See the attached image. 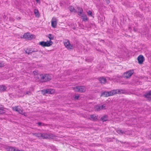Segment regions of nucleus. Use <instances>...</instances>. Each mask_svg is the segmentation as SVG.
Here are the masks:
<instances>
[{"instance_id": "obj_6", "label": "nucleus", "mask_w": 151, "mask_h": 151, "mask_svg": "<svg viewBox=\"0 0 151 151\" xmlns=\"http://www.w3.org/2000/svg\"><path fill=\"white\" fill-rule=\"evenodd\" d=\"M133 72L134 71L133 70H129L124 73V77L126 78H129L132 75Z\"/></svg>"}, {"instance_id": "obj_46", "label": "nucleus", "mask_w": 151, "mask_h": 151, "mask_svg": "<svg viewBox=\"0 0 151 151\" xmlns=\"http://www.w3.org/2000/svg\"><path fill=\"white\" fill-rule=\"evenodd\" d=\"M4 17V18H5V17H6V16H5V15H4V17Z\"/></svg>"}, {"instance_id": "obj_29", "label": "nucleus", "mask_w": 151, "mask_h": 151, "mask_svg": "<svg viewBox=\"0 0 151 151\" xmlns=\"http://www.w3.org/2000/svg\"><path fill=\"white\" fill-rule=\"evenodd\" d=\"M35 38V36L34 35H31L30 34L29 36V40H31L32 39Z\"/></svg>"}, {"instance_id": "obj_34", "label": "nucleus", "mask_w": 151, "mask_h": 151, "mask_svg": "<svg viewBox=\"0 0 151 151\" xmlns=\"http://www.w3.org/2000/svg\"><path fill=\"white\" fill-rule=\"evenodd\" d=\"M79 95H76L75 96L74 98V99H76V100H77V99H78V98H79Z\"/></svg>"}, {"instance_id": "obj_20", "label": "nucleus", "mask_w": 151, "mask_h": 151, "mask_svg": "<svg viewBox=\"0 0 151 151\" xmlns=\"http://www.w3.org/2000/svg\"><path fill=\"white\" fill-rule=\"evenodd\" d=\"M101 120L103 122H105L108 120V116L107 115H105L102 116L101 118Z\"/></svg>"}, {"instance_id": "obj_10", "label": "nucleus", "mask_w": 151, "mask_h": 151, "mask_svg": "<svg viewBox=\"0 0 151 151\" xmlns=\"http://www.w3.org/2000/svg\"><path fill=\"white\" fill-rule=\"evenodd\" d=\"M138 63L139 64H142L145 60L144 56L142 55H139L137 58Z\"/></svg>"}, {"instance_id": "obj_35", "label": "nucleus", "mask_w": 151, "mask_h": 151, "mask_svg": "<svg viewBox=\"0 0 151 151\" xmlns=\"http://www.w3.org/2000/svg\"><path fill=\"white\" fill-rule=\"evenodd\" d=\"M38 51V50L37 49L35 50V49H33L32 50V53L33 52H37Z\"/></svg>"}, {"instance_id": "obj_42", "label": "nucleus", "mask_w": 151, "mask_h": 151, "mask_svg": "<svg viewBox=\"0 0 151 151\" xmlns=\"http://www.w3.org/2000/svg\"><path fill=\"white\" fill-rule=\"evenodd\" d=\"M133 30L134 32H137V29H135V28H134Z\"/></svg>"}, {"instance_id": "obj_5", "label": "nucleus", "mask_w": 151, "mask_h": 151, "mask_svg": "<svg viewBox=\"0 0 151 151\" xmlns=\"http://www.w3.org/2000/svg\"><path fill=\"white\" fill-rule=\"evenodd\" d=\"M54 136L52 134H47L46 133H42L41 138L45 139H52Z\"/></svg>"}, {"instance_id": "obj_28", "label": "nucleus", "mask_w": 151, "mask_h": 151, "mask_svg": "<svg viewBox=\"0 0 151 151\" xmlns=\"http://www.w3.org/2000/svg\"><path fill=\"white\" fill-rule=\"evenodd\" d=\"M87 13L89 16L92 17L93 16V13L90 10H89L87 12Z\"/></svg>"}, {"instance_id": "obj_32", "label": "nucleus", "mask_w": 151, "mask_h": 151, "mask_svg": "<svg viewBox=\"0 0 151 151\" xmlns=\"http://www.w3.org/2000/svg\"><path fill=\"white\" fill-rule=\"evenodd\" d=\"M37 124L39 126H45V124H43L41 122H38L37 123Z\"/></svg>"}, {"instance_id": "obj_4", "label": "nucleus", "mask_w": 151, "mask_h": 151, "mask_svg": "<svg viewBox=\"0 0 151 151\" xmlns=\"http://www.w3.org/2000/svg\"><path fill=\"white\" fill-rule=\"evenodd\" d=\"M113 91L114 95L118 93H122L126 95L128 94V93L124 89H118L116 90H114Z\"/></svg>"}, {"instance_id": "obj_37", "label": "nucleus", "mask_w": 151, "mask_h": 151, "mask_svg": "<svg viewBox=\"0 0 151 151\" xmlns=\"http://www.w3.org/2000/svg\"><path fill=\"white\" fill-rule=\"evenodd\" d=\"M3 111V108H0V114H2Z\"/></svg>"}, {"instance_id": "obj_33", "label": "nucleus", "mask_w": 151, "mask_h": 151, "mask_svg": "<svg viewBox=\"0 0 151 151\" xmlns=\"http://www.w3.org/2000/svg\"><path fill=\"white\" fill-rule=\"evenodd\" d=\"M4 66V64L2 61H0V67H1Z\"/></svg>"}, {"instance_id": "obj_21", "label": "nucleus", "mask_w": 151, "mask_h": 151, "mask_svg": "<svg viewBox=\"0 0 151 151\" xmlns=\"http://www.w3.org/2000/svg\"><path fill=\"white\" fill-rule=\"evenodd\" d=\"M32 50L31 48H28L25 50V52L28 54L32 53Z\"/></svg>"}, {"instance_id": "obj_41", "label": "nucleus", "mask_w": 151, "mask_h": 151, "mask_svg": "<svg viewBox=\"0 0 151 151\" xmlns=\"http://www.w3.org/2000/svg\"><path fill=\"white\" fill-rule=\"evenodd\" d=\"M119 142H120L122 144H123V143H127L126 142H122V141H119Z\"/></svg>"}, {"instance_id": "obj_14", "label": "nucleus", "mask_w": 151, "mask_h": 151, "mask_svg": "<svg viewBox=\"0 0 151 151\" xmlns=\"http://www.w3.org/2000/svg\"><path fill=\"white\" fill-rule=\"evenodd\" d=\"M144 96L147 98L149 101H151V90L146 93L144 95Z\"/></svg>"}, {"instance_id": "obj_17", "label": "nucleus", "mask_w": 151, "mask_h": 151, "mask_svg": "<svg viewBox=\"0 0 151 151\" xmlns=\"http://www.w3.org/2000/svg\"><path fill=\"white\" fill-rule=\"evenodd\" d=\"M6 149L8 151H24L22 150H16L15 148L10 147L9 146H8L6 147Z\"/></svg>"}, {"instance_id": "obj_18", "label": "nucleus", "mask_w": 151, "mask_h": 151, "mask_svg": "<svg viewBox=\"0 0 151 151\" xmlns=\"http://www.w3.org/2000/svg\"><path fill=\"white\" fill-rule=\"evenodd\" d=\"M77 9L78 11V15L79 16L81 15V14L83 13V9L80 7H77Z\"/></svg>"}, {"instance_id": "obj_47", "label": "nucleus", "mask_w": 151, "mask_h": 151, "mask_svg": "<svg viewBox=\"0 0 151 151\" xmlns=\"http://www.w3.org/2000/svg\"><path fill=\"white\" fill-rule=\"evenodd\" d=\"M1 138H0V141H1Z\"/></svg>"}, {"instance_id": "obj_16", "label": "nucleus", "mask_w": 151, "mask_h": 151, "mask_svg": "<svg viewBox=\"0 0 151 151\" xmlns=\"http://www.w3.org/2000/svg\"><path fill=\"white\" fill-rule=\"evenodd\" d=\"M98 80L101 83L104 84L106 81V78L103 77H101L98 78Z\"/></svg>"}, {"instance_id": "obj_9", "label": "nucleus", "mask_w": 151, "mask_h": 151, "mask_svg": "<svg viewBox=\"0 0 151 151\" xmlns=\"http://www.w3.org/2000/svg\"><path fill=\"white\" fill-rule=\"evenodd\" d=\"M98 116H96L95 114H91L89 115V119L91 120L96 121L98 120Z\"/></svg>"}, {"instance_id": "obj_45", "label": "nucleus", "mask_w": 151, "mask_h": 151, "mask_svg": "<svg viewBox=\"0 0 151 151\" xmlns=\"http://www.w3.org/2000/svg\"><path fill=\"white\" fill-rule=\"evenodd\" d=\"M149 137L150 139H151V134L150 135Z\"/></svg>"}, {"instance_id": "obj_3", "label": "nucleus", "mask_w": 151, "mask_h": 151, "mask_svg": "<svg viewBox=\"0 0 151 151\" xmlns=\"http://www.w3.org/2000/svg\"><path fill=\"white\" fill-rule=\"evenodd\" d=\"M53 44L51 40L49 41H47L45 42V41H42L39 42V45L43 47H49Z\"/></svg>"}, {"instance_id": "obj_40", "label": "nucleus", "mask_w": 151, "mask_h": 151, "mask_svg": "<svg viewBox=\"0 0 151 151\" xmlns=\"http://www.w3.org/2000/svg\"><path fill=\"white\" fill-rule=\"evenodd\" d=\"M106 2V3L107 4H109L110 3V0H105Z\"/></svg>"}, {"instance_id": "obj_1", "label": "nucleus", "mask_w": 151, "mask_h": 151, "mask_svg": "<svg viewBox=\"0 0 151 151\" xmlns=\"http://www.w3.org/2000/svg\"><path fill=\"white\" fill-rule=\"evenodd\" d=\"M40 80L42 82H47L52 79L51 75L48 74H40Z\"/></svg>"}, {"instance_id": "obj_25", "label": "nucleus", "mask_w": 151, "mask_h": 151, "mask_svg": "<svg viewBox=\"0 0 151 151\" xmlns=\"http://www.w3.org/2000/svg\"><path fill=\"white\" fill-rule=\"evenodd\" d=\"M116 132L119 134L122 135L125 134V132L123 131L121 129H118L116 130Z\"/></svg>"}, {"instance_id": "obj_30", "label": "nucleus", "mask_w": 151, "mask_h": 151, "mask_svg": "<svg viewBox=\"0 0 151 151\" xmlns=\"http://www.w3.org/2000/svg\"><path fill=\"white\" fill-rule=\"evenodd\" d=\"M49 148H50L51 149V150H56V147L55 146L53 145L50 146Z\"/></svg>"}, {"instance_id": "obj_39", "label": "nucleus", "mask_w": 151, "mask_h": 151, "mask_svg": "<svg viewBox=\"0 0 151 151\" xmlns=\"http://www.w3.org/2000/svg\"><path fill=\"white\" fill-rule=\"evenodd\" d=\"M21 18L20 17L16 16V19L18 20H20L21 19Z\"/></svg>"}, {"instance_id": "obj_24", "label": "nucleus", "mask_w": 151, "mask_h": 151, "mask_svg": "<svg viewBox=\"0 0 151 151\" xmlns=\"http://www.w3.org/2000/svg\"><path fill=\"white\" fill-rule=\"evenodd\" d=\"M34 12L36 17H38L40 16L39 12L37 9H35Z\"/></svg>"}, {"instance_id": "obj_48", "label": "nucleus", "mask_w": 151, "mask_h": 151, "mask_svg": "<svg viewBox=\"0 0 151 151\" xmlns=\"http://www.w3.org/2000/svg\"><path fill=\"white\" fill-rule=\"evenodd\" d=\"M130 28H131V27H129V29H130Z\"/></svg>"}, {"instance_id": "obj_12", "label": "nucleus", "mask_w": 151, "mask_h": 151, "mask_svg": "<svg viewBox=\"0 0 151 151\" xmlns=\"http://www.w3.org/2000/svg\"><path fill=\"white\" fill-rule=\"evenodd\" d=\"M42 91L43 92V93L44 94H52L54 92V90L51 89H48Z\"/></svg>"}, {"instance_id": "obj_15", "label": "nucleus", "mask_w": 151, "mask_h": 151, "mask_svg": "<svg viewBox=\"0 0 151 151\" xmlns=\"http://www.w3.org/2000/svg\"><path fill=\"white\" fill-rule=\"evenodd\" d=\"M57 25V20L55 18H53L51 21V26L54 27L55 28Z\"/></svg>"}, {"instance_id": "obj_2", "label": "nucleus", "mask_w": 151, "mask_h": 151, "mask_svg": "<svg viewBox=\"0 0 151 151\" xmlns=\"http://www.w3.org/2000/svg\"><path fill=\"white\" fill-rule=\"evenodd\" d=\"M73 90L76 92L83 93L85 91L86 88L83 86H76L73 88Z\"/></svg>"}, {"instance_id": "obj_19", "label": "nucleus", "mask_w": 151, "mask_h": 151, "mask_svg": "<svg viewBox=\"0 0 151 151\" xmlns=\"http://www.w3.org/2000/svg\"><path fill=\"white\" fill-rule=\"evenodd\" d=\"M33 135L38 137L39 139L41 138V133H32Z\"/></svg>"}, {"instance_id": "obj_26", "label": "nucleus", "mask_w": 151, "mask_h": 151, "mask_svg": "<svg viewBox=\"0 0 151 151\" xmlns=\"http://www.w3.org/2000/svg\"><path fill=\"white\" fill-rule=\"evenodd\" d=\"M46 37H48L50 39V40H51L54 39V36L53 35L51 34H49L46 36Z\"/></svg>"}, {"instance_id": "obj_8", "label": "nucleus", "mask_w": 151, "mask_h": 151, "mask_svg": "<svg viewBox=\"0 0 151 151\" xmlns=\"http://www.w3.org/2000/svg\"><path fill=\"white\" fill-rule=\"evenodd\" d=\"M105 109V106H104V105L101 106L97 105L95 106L94 107V110L95 111H99L102 109Z\"/></svg>"}, {"instance_id": "obj_38", "label": "nucleus", "mask_w": 151, "mask_h": 151, "mask_svg": "<svg viewBox=\"0 0 151 151\" xmlns=\"http://www.w3.org/2000/svg\"><path fill=\"white\" fill-rule=\"evenodd\" d=\"M84 15H86V14H83V13L81 14V15L80 16H81V17H85Z\"/></svg>"}, {"instance_id": "obj_31", "label": "nucleus", "mask_w": 151, "mask_h": 151, "mask_svg": "<svg viewBox=\"0 0 151 151\" xmlns=\"http://www.w3.org/2000/svg\"><path fill=\"white\" fill-rule=\"evenodd\" d=\"M85 17L83 18V21H86L88 20L86 15H84Z\"/></svg>"}, {"instance_id": "obj_22", "label": "nucleus", "mask_w": 151, "mask_h": 151, "mask_svg": "<svg viewBox=\"0 0 151 151\" xmlns=\"http://www.w3.org/2000/svg\"><path fill=\"white\" fill-rule=\"evenodd\" d=\"M30 34L28 32L24 33L23 36V37L29 40V36Z\"/></svg>"}, {"instance_id": "obj_36", "label": "nucleus", "mask_w": 151, "mask_h": 151, "mask_svg": "<svg viewBox=\"0 0 151 151\" xmlns=\"http://www.w3.org/2000/svg\"><path fill=\"white\" fill-rule=\"evenodd\" d=\"M32 94V93L30 91H27L26 93V94L29 95H30Z\"/></svg>"}, {"instance_id": "obj_13", "label": "nucleus", "mask_w": 151, "mask_h": 151, "mask_svg": "<svg viewBox=\"0 0 151 151\" xmlns=\"http://www.w3.org/2000/svg\"><path fill=\"white\" fill-rule=\"evenodd\" d=\"M64 45L68 49H73V46L70 44L69 41L65 43Z\"/></svg>"}, {"instance_id": "obj_11", "label": "nucleus", "mask_w": 151, "mask_h": 151, "mask_svg": "<svg viewBox=\"0 0 151 151\" xmlns=\"http://www.w3.org/2000/svg\"><path fill=\"white\" fill-rule=\"evenodd\" d=\"M19 106H17L12 107V109L14 111H15L19 113L20 114H23V110H21L20 108H19Z\"/></svg>"}, {"instance_id": "obj_7", "label": "nucleus", "mask_w": 151, "mask_h": 151, "mask_svg": "<svg viewBox=\"0 0 151 151\" xmlns=\"http://www.w3.org/2000/svg\"><path fill=\"white\" fill-rule=\"evenodd\" d=\"M114 95V94L113 90L109 91H105L102 93V95H105V97H107Z\"/></svg>"}, {"instance_id": "obj_43", "label": "nucleus", "mask_w": 151, "mask_h": 151, "mask_svg": "<svg viewBox=\"0 0 151 151\" xmlns=\"http://www.w3.org/2000/svg\"><path fill=\"white\" fill-rule=\"evenodd\" d=\"M35 1L37 3H39L40 1V0H35Z\"/></svg>"}, {"instance_id": "obj_44", "label": "nucleus", "mask_w": 151, "mask_h": 151, "mask_svg": "<svg viewBox=\"0 0 151 151\" xmlns=\"http://www.w3.org/2000/svg\"><path fill=\"white\" fill-rule=\"evenodd\" d=\"M39 52H41L42 54H44V53H43V51H42L40 50L39 51Z\"/></svg>"}, {"instance_id": "obj_27", "label": "nucleus", "mask_w": 151, "mask_h": 151, "mask_svg": "<svg viewBox=\"0 0 151 151\" xmlns=\"http://www.w3.org/2000/svg\"><path fill=\"white\" fill-rule=\"evenodd\" d=\"M6 88V87L4 85L0 86V90L2 91H4Z\"/></svg>"}, {"instance_id": "obj_23", "label": "nucleus", "mask_w": 151, "mask_h": 151, "mask_svg": "<svg viewBox=\"0 0 151 151\" xmlns=\"http://www.w3.org/2000/svg\"><path fill=\"white\" fill-rule=\"evenodd\" d=\"M69 9L70 11L71 12H74V13H76L77 12L76 9L74 8V7L72 6H70L69 7Z\"/></svg>"}]
</instances>
